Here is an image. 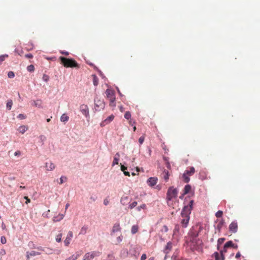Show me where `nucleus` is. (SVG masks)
I'll return each instance as SVG.
<instances>
[{
	"mask_svg": "<svg viewBox=\"0 0 260 260\" xmlns=\"http://www.w3.org/2000/svg\"><path fill=\"white\" fill-rule=\"evenodd\" d=\"M147 258L146 254H143L141 257V260H145Z\"/></svg>",
	"mask_w": 260,
	"mask_h": 260,
	"instance_id": "obj_62",
	"label": "nucleus"
},
{
	"mask_svg": "<svg viewBox=\"0 0 260 260\" xmlns=\"http://www.w3.org/2000/svg\"><path fill=\"white\" fill-rule=\"evenodd\" d=\"M88 229V226L87 225H84L79 233L80 235H85L87 233V230Z\"/></svg>",
	"mask_w": 260,
	"mask_h": 260,
	"instance_id": "obj_20",
	"label": "nucleus"
},
{
	"mask_svg": "<svg viewBox=\"0 0 260 260\" xmlns=\"http://www.w3.org/2000/svg\"><path fill=\"white\" fill-rule=\"evenodd\" d=\"M8 56V55H2L0 56V61H3L5 59L6 57H7Z\"/></svg>",
	"mask_w": 260,
	"mask_h": 260,
	"instance_id": "obj_53",
	"label": "nucleus"
},
{
	"mask_svg": "<svg viewBox=\"0 0 260 260\" xmlns=\"http://www.w3.org/2000/svg\"><path fill=\"white\" fill-rule=\"evenodd\" d=\"M168 231V228L167 225H165L163 226V228L161 230V232L167 233Z\"/></svg>",
	"mask_w": 260,
	"mask_h": 260,
	"instance_id": "obj_57",
	"label": "nucleus"
},
{
	"mask_svg": "<svg viewBox=\"0 0 260 260\" xmlns=\"http://www.w3.org/2000/svg\"><path fill=\"white\" fill-rule=\"evenodd\" d=\"M121 230V228L120 227L119 223L116 222L113 225L112 227L111 235H113L114 233H115L116 232H120Z\"/></svg>",
	"mask_w": 260,
	"mask_h": 260,
	"instance_id": "obj_11",
	"label": "nucleus"
},
{
	"mask_svg": "<svg viewBox=\"0 0 260 260\" xmlns=\"http://www.w3.org/2000/svg\"><path fill=\"white\" fill-rule=\"evenodd\" d=\"M59 59L61 60L63 66L67 68L78 67L77 62L72 58H68L63 56H60Z\"/></svg>",
	"mask_w": 260,
	"mask_h": 260,
	"instance_id": "obj_2",
	"label": "nucleus"
},
{
	"mask_svg": "<svg viewBox=\"0 0 260 260\" xmlns=\"http://www.w3.org/2000/svg\"><path fill=\"white\" fill-rule=\"evenodd\" d=\"M67 178L66 177H65L64 176H61V177L59 179L60 181H59V183L60 184H62L64 182L67 181Z\"/></svg>",
	"mask_w": 260,
	"mask_h": 260,
	"instance_id": "obj_41",
	"label": "nucleus"
},
{
	"mask_svg": "<svg viewBox=\"0 0 260 260\" xmlns=\"http://www.w3.org/2000/svg\"><path fill=\"white\" fill-rule=\"evenodd\" d=\"M172 247V243L171 242H168L164 250V253L166 254L168 253L169 251L171 250Z\"/></svg>",
	"mask_w": 260,
	"mask_h": 260,
	"instance_id": "obj_17",
	"label": "nucleus"
},
{
	"mask_svg": "<svg viewBox=\"0 0 260 260\" xmlns=\"http://www.w3.org/2000/svg\"><path fill=\"white\" fill-rule=\"evenodd\" d=\"M95 109L96 111H100L105 108V103L103 101L98 99V97L94 98V100Z\"/></svg>",
	"mask_w": 260,
	"mask_h": 260,
	"instance_id": "obj_5",
	"label": "nucleus"
},
{
	"mask_svg": "<svg viewBox=\"0 0 260 260\" xmlns=\"http://www.w3.org/2000/svg\"><path fill=\"white\" fill-rule=\"evenodd\" d=\"M39 140H40V143H41V145H44V142L46 140V138L44 135H40L39 136Z\"/></svg>",
	"mask_w": 260,
	"mask_h": 260,
	"instance_id": "obj_34",
	"label": "nucleus"
},
{
	"mask_svg": "<svg viewBox=\"0 0 260 260\" xmlns=\"http://www.w3.org/2000/svg\"><path fill=\"white\" fill-rule=\"evenodd\" d=\"M187 174L184 172L182 175V178L185 183H188L190 181V178L187 176Z\"/></svg>",
	"mask_w": 260,
	"mask_h": 260,
	"instance_id": "obj_33",
	"label": "nucleus"
},
{
	"mask_svg": "<svg viewBox=\"0 0 260 260\" xmlns=\"http://www.w3.org/2000/svg\"><path fill=\"white\" fill-rule=\"evenodd\" d=\"M128 200V197L127 196H123L121 197L120 199V203L123 205H125L127 204V201Z\"/></svg>",
	"mask_w": 260,
	"mask_h": 260,
	"instance_id": "obj_22",
	"label": "nucleus"
},
{
	"mask_svg": "<svg viewBox=\"0 0 260 260\" xmlns=\"http://www.w3.org/2000/svg\"><path fill=\"white\" fill-rule=\"evenodd\" d=\"M182 219L181 221V223L183 228H185L187 226L188 222L190 219L189 216L183 215L181 216Z\"/></svg>",
	"mask_w": 260,
	"mask_h": 260,
	"instance_id": "obj_8",
	"label": "nucleus"
},
{
	"mask_svg": "<svg viewBox=\"0 0 260 260\" xmlns=\"http://www.w3.org/2000/svg\"><path fill=\"white\" fill-rule=\"evenodd\" d=\"M80 111L86 118L89 117V109L87 105L85 104L81 105L80 106Z\"/></svg>",
	"mask_w": 260,
	"mask_h": 260,
	"instance_id": "obj_7",
	"label": "nucleus"
},
{
	"mask_svg": "<svg viewBox=\"0 0 260 260\" xmlns=\"http://www.w3.org/2000/svg\"><path fill=\"white\" fill-rule=\"evenodd\" d=\"M44 252L47 254H51L53 252V250L50 248H44Z\"/></svg>",
	"mask_w": 260,
	"mask_h": 260,
	"instance_id": "obj_30",
	"label": "nucleus"
},
{
	"mask_svg": "<svg viewBox=\"0 0 260 260\" xmlns=\"http://www.w3.org/2000/svg\"><path fill=\"white\" fill-rule=\"evenodd\" d=\"M238 225L236 221H233L229 225V230L233 233H236L237 232Z\"/></svg>",
	"mask_w": 260,
	"mask_h": 260,
	"instance_id": "obj_9",
	"label": "nucleus"
},
{
	"mask_svg": "<svg viewBox=\"0 0 260 260\" xmlns=\"http://www.w3.org/2000/svg\"><path fill=\"white\" fill-rule=\"evenodd\" d=\"M222 214H223V212L221 210H219L218 211L216 214H215V215L218 218H220V217H221L222 216Z\"/></svg>",
	"mask_w": 260,
	"mask_h": 260,
	"instance_id": "obj_45",
	"label": "nucleus"
},
{
	"mask_svg": "<svg viewBox=\"0 0 260 260\" xmlns=\"http://www.w3.org/2000/svg\"><path fill=\"white\" fill-rule=\"evenodd\" d=\"M94 256L93 252H87L84 255L83 260H92Z\"/></svg>",
	"mask_w": 260,
	"mask_h": 260,
	"instance_id": "obj_15",
	"label": "nucleus"
},
{
	"mask_svg": "<svg viewBox=\"0 0 260 260\" xmlns=\"http://www.w3.org/2000/svg\"><path fill=\"white\" fill-rule=\"evenodd\" d=\"M60 52L62 54H64L65 55H68L69 54V53L68 51H60Z\"/></svg>",
	"mask_w": 260,
	"mask_h": 260,
	"instance_id": "obj_63",
	"label": "nucleus"
},
{
	"mask_svg": "<svg viewBox=\"0 0 260 260\" xmlns=\"http://www.w3.org/2000/svg\"><path fill=\"white\" fill-rule=\"evenodd\" d=\"M123 236L121 235L116 238V241L118 243H120L123 240Z\"/></svg>",
	"mask_w": 260,
	"mask_h": 260,
	"instance_id": "obj_46",
	"label": "nucleus"
},
{
	"mask_svg": "<svg viewBox=\"0 0 260 260\" xmlns=\"http://www.w3.org/2000/svg\"><path fill=\"white\" fill-rule=\"evenodd\" d=\"M79 256V254H77V253L74 254L72 255H71V256H70L69 257L66 259L65 260H76V259H77V258H78Z\"/></svg>",
	"mask_w": 260,
	"mask_h": 260,
	"instance_id": "obj_29",
	"label": "nucleus"
},
{
	"mask_svg": "<svg viewBox=\"0 0 260 260\" xmlns=\"http://www.w3.org/2000/svg\"><path fill=\"white\" fill-rule=\"evenodd\" d=\"M137 204H138L137 202L134 201L129 205V208L132 209L135 208L137 205Z\"/></svg>",
	"mask_w": 260,
	"mask_h": 260,
	"instance_id": "obj_40",
	"label": "nucleus"
},
{
	"mask_svg": "<svg viewBox=\"0 0 260 260\" xmlns=\"http://www.w3.org/2000/svg\"><path fill=\"white\" fill-rule=\"evenodd\" d=\"M64 214H59L57 216H54L53 218V221L54 222L59 221L62 220L64 217Z\"/></svg>",
	"mask_w": 260,
	"mask_h": 260,
	"instance_id": "obj_19",
	"label": "nucleus"
},
{
	"mask_svg": "<svg viewBox=\"0 0 260 260\" xmlns=\"http://www.w3.org/2000/svg\"><path fill=\"white\" fill-rule=\"evenodd\" d=\"M194 172L195 169L193 167H191L189 170H186L185 171V172L188 175H192L193 174H194Z\"/></svg>",
	"mask_w": 260,
	"mask_h": 260,
	"instance_id": "obj_32",
	"label": "nucleus"
},
{
	"mask_svg": "<svg viewBox=\"0 0 260 260\" xmlns=\"http://www.w3.org/2000/svg\"><path fill=\"white\" fill-rule=\"evenodd\" d=\"M105 93L107 96L108 98H112L114 96V92L113 91L109 89H107Z\"/></svg>",
	"mask_w": 260,
	"mask_h": 260,
	"instance_id": "obj_21",
	"label": "nucleus"
},
{
	"mask_svg": "<svg viewBox=\"0 0 260 260\" xmlns=\"http://www.w3.org/2000/svg\"><path fill=\"white\" fill-rule=\"evenodd\" d=\"M106 260H115V259L112 254H109Z\"/></svg>",
	"mask_w": 260,
	"mask_h": 260,
	"instance_id": "obj_56",
	"label": "nucleus"
},
{
	"mask_svg": "<svg viewBox=\"0 0 260 260\" xmlns=\"http://www.w3.org/2000/svg\"><path fill=\"white\" fill-rule=\"evenodd\" d=\"M224 223L225 222L224 219H221V220H219L215 229L217 230L219 232H220Z\"/></svg>",
	"mask_w": 260,
	"mask_h": 260,
	"instance_id": "obj_18",
	"label": "nucleus"
},
{
	"mask_svg": "<svg viewBox=\"0 0 260 260\" xmlns=\"http://www.w3.org/2000/svg\"><path fill=\"white\" fill-rule=\"evenodd\" d=\"M15 156H19L21 155V152L20 151H16L14 153Z\"/></svg>",
	"mask_w": 260,
	"mask_h": 260,
	"instance_id": "obj_61",
	"label": "nucleus"
},
{
	"mask_svg": "<svg viewBox=\"0 0 260 260\" xmlns=\"http://www.w3.org/2000/svg\"><path fill=\"white\" fill-rule=\"evenodd\" d=\"M42 79L43 81L47 82L49 80V77L46 74H44Z\"/></svg>",
	"mask_w": 260,
	"mask_h": 260,
	"instance_id": "obj_48",
	"label": "nucleus"
},
{
	"mask_svg": "<svg viewBox=\"0 0 260 260\" xmlns=\"http://www.w3.org/2000/svg\"><path fill=\"white\" fill-rule=\"evenodd\" d=\"M17 117L20 119H25L26 118V116L23 114H19Z\"/></svg>",
	"mask_w": 260,
	"mask_h": 260,
	"instance_id": "obj_51",
	"label": "nucleus"
},
{
	"mask_svg": "<svg viewBox=\"0 0 260 260\" xmlns=\"http://www.w3.org/2000/svg\"><path fill=\"white\" fill-rule=\"evenodd\" d=\"M114 116L113 115H110L101 123V126H104L106 124L110 123L114 119Z\"/></svg>",
	"mask_w": 260,
	"mask_h": 260,
	"instance_id": "obj_12",
	"label": "nucleus"
},
{
	"mask_svg": "<svg viewBox=\"0 0 260 260\" xmlns=\"http://www.w3.org/2000/svg\"><path fill=\"white\" fill-rule=\"evenodd\" d=\"M202 230V228L201 227H200V230L199 231H196L194 228L190 230L188 233L190 239H199L198 237L199 235V233Z\"/></svg>",
	"mask_w": 260,
	"mask_h": 260,
	"instance_id": "obj_6",
	"label": "nucleus"
},
{
	"mask_svg": "<svg viewBox=\"0 0 260 260\" xmlns=\"http://www.w3.org/2000/svg\"><path fill=\"white\" fill-rule=\"evenodd\" d=\"M12 105H13L12 100H9L8 101L7 103V104H6L7 109L8 110H10L11 109V108H12Z\"/></svg>",
	"mask_w": 260,
	"mask_h": 260,
	"instance_id": "obj_31",
	"label": "nucleus"
},
{
	"mask_svg": "<svg viewBox=\"0 0 260 260\" xmlns=\"http://www.w3.org/2000/svg\"><path fill=\"white\" fill-rule=\"evenodd\" d=\"M29 254L31 255V256H35L37 255H39L41 254V253L39 252H37L35 251H31L29 252Z\"/></svg>",
	"mask_w": 260,
	"mask_h": 260,
	"instance_id": "obj_38",
	"label": "nucleus"
},
{
	"mask_svg": "<svg viewBox=\"0 0 260 260\" xmlns=\"http://www.w3.org/2000/svg\"><path fill=\"white\" fill-rule=\"evenodd\" d=\"M118 161L119 160H118L117 158H114L112 166H114L116 165H117L118 164Z\"/></svg>",
	"mask_w": 260,
	"mask_h": 260,
	"instance_id": "obj_55",
	"label": "nucleus"
},
{
	"mask_svg": "<svg viewBox=\"0 0 260 260\" xmlns=\"http://www.w3.org/2000/svg\"><path fill=\"white\" fill-rule=\"evenodd\" d=\"M234 246V244L232 241H229L226 242L224 245V249H226L229 247H232Z\"/></svg>",
	"mask_w": 260,
	"mask_h": 260,
	"instance_id": "obj_23",
	"label": "nucleus"
},
{
	"mask_svg": "<svg viewBox=\"0 0 260 260\" xmlns=\"http://www.w3.org/2000/svg\"><path fill=\"white\" fill-rule=\"evenodd\" d=\"M226 252V249H223V250H221L220 251V253L221 254V260H224L225 258H224V256L223 255V252Z\"/></svg>",
	"mask_w": 260,
	"mask_h": 260,
	"instance_id": "obj_44",
	"label": "nucleus"
},
{
	"mask_svg": "<svg viewBox=\"0 0 260 260\" xmlns=\"http://www.w3.org/2000/svg\"><path fill=\"white\" fill-rule=\"evenodd\" d=\"M25 57L28 58H31L33 57V55L31 53L25 54Z\"/></svg>",
	"mask_w": 260,
	"mask_h": 260,
	"instance_id": "obj_60",
	"label": "nucleus"
},
{
	"mask_svg": "<svg viewBox=\"0 0 260 260\" xmlns=\"http://www.w3.org/2000/svg\"><path fill=\"white\" fill-rule=\"evenodd\" d=\"M103 203L105 205V206H107L109 204V200L107 199H105L104 200V202H103Z\"/></svg>",
	"mask_w": 260,
	"mask_h": 260,
	"instance_id": "obj_58",
	"label": "nucleus"
},
{
	"mask_svg": "<svg viewBox=\"0 0 260 260\" xmlns=\"http://www.w3.org/2000/svg\"><path fill=\"white\" fill-rule=\"evenodd\" d=\"M194 201L193 200H190L189 201V203L188 205H185L181 212V215H186V216H189V215L191 213V211L192 209V206L193 204Z\"/></svg>",
	"mask_w": 260,
	"mask_h": 260,
	"instance_id": "obj_3",
	"label": "nucleus"
},
{
	"mask_svg": "<svg viewBox=\"0 0 260 260\" xmlns=\"http://www.w3.org/2000/svg\"><path fill=\"white\" fill-rule=\"evenodd\" d=\"M62 234L60 233L56 236L55 240L57 242H60L61 241Z\"/></svg>",
	"mask_w": 260,
	"mask_h": 260,
	"instance_id": "obj_43",
	"label": "nucleus"
},
{
	"mask_svg": "<svg viewBox=\"0 0 260 260\" xmlns=\"http://www.w3.org/2000/svg\"><path fill=\"white\" fill-rule=\"evenodd\" d=\"M146 208V206L145 204H143L142 205H141V206H138L136 209L138 211H140L142 209H145Z\"/></svg>",
	"mask_w": 260,
	"mask_h": 260,
	"instance_id": "obj_42",
	"label": "nucleus"
},
{
	"mask_svg": "<svg viewBox=\"0 0 260 260\" xmlns=\"http://www.w3.org/2000/svg\"><path fill=\"white\" fill-rule=\"evenodd\" d=\"M139 227L138 225H134L131 229V233L132 234H135L138 231Z\"/></svg>",
	"mask_w": 260,
	"mask_h": 260,
	"instance_id": "obj_27",
	"label": "nucleus"
},
{
	"mask_svg": "<svg viewBox=\"0 0 260 260\" xmlns=\"http://www.w3.org/2000/svg\"><path fill=\"white\" fill-rule=\"evenodd\" d=\"M224 240H225V238H221L218 239V240L217 241V248H218V249H219V246L223 243Z\"/></svg>",
	"mask_w": 260,
	"mask_h": 260,
	"instance_id": "obj_35",
	"label": "nucleus"
},
{
	"mask_svg": "<svg viewBox=\"0 0 260 260\" xmlns=\"http://www.w3.org/2000/svg\"><path fill=\"white\" fill-rule=\"evenodd\" d=\"M27 129L28 127L25 125H21L18 128L19 132L22 134H24Z\"/></svg>",
	"mask_w": 260,
	"mask_h": 260,
	"instance_id": "obj_26",
	"label": "nucleus"
},
{
	"mask_svg": "<svg viewBox=\"0 0 260 260\" xmlns=\"http://www.w3.org/2000/svg\"><path fill=\"white\" fill-rule=\"evenodd\" d=\"M145 137L144 136H142L139 139V142L140 145L142 144L144 141Z\"/></svg>",
	"mask_w": 260,
	"mask_h": 260,
	"instance_id": "obj_49",
	"label": "nucleus"
},
{
	"mask_svg": "<svg viewBox=\"0 0 260 260\" xmlns=\"http://www.w3.org/2000/svg\"><path fill=\"white\" fill-rule=\"evenodd\" d=\"M28 246L31 248H35V249H36V248L37 247V246H35V245L34 244V243L32 242H29Z\"/></svg>",
	"mask_w": 260,
	"mask_h": 260,
	"instance_id": "obj_54",
	"label": "nucleus"
},
{
	"mask_svg": "<svg viewBox=\"0 0 260 260\" xmlns=\"http://www.w3.org/2000/svg\"><path fill=\"white\" fill-rule=\"evenodd\" d=\"M93 84L94 86H96L98 84V78L95 75H93Z\"/></svg>",
	"mask_w": 260,
	"mask_h": 260,
	"instance_id": "obj_36",
	"label": "nucleus"
},
{
	"mask_svg": "<svg viewBox=\"0 0 260 260\" xmlns=\"http://www.w3.org/2000/svg\"><path fill=\"white\" fill-rule=\"evenodd\" d=\"M27 71L29 72H32L35 70V67L32 64H30L27 66Z\"/></svg>",
	"mask_w": 260,
	"mask_h": 260,
	"instance_id": "obj_37",
	"label": "nucleus"
},
{
	"mask_svg": "<svg viewBox=\"0 0 260 260\" xmlns=\"http://www.w3.org/2000/svg\"><path fill=\"white\" fill-rule=\"evenodd\" d=\"M8 76L9 78H13L15 76V74L12 71H10L8 73Z\"/></svg>",
	"mask_w": 260,
	"mask_h": 260,
	"instance_id": "obj_47",
	"label": "nucleus"
},
{
	"mask_svg": "<svg viewBox=\"0 0 260 260\" xmlns=\"http://www.w3.org/2000/svg\"><path fill=\"white\" fill-rule=\"evenodd\" d=\"M69 116L67 115H66V114H63L60 117V121L61 122H67L69 120Z\"/></svg>",
	"mask_w": 260,
	"mask_h": 260,
	"instance_id": "obj_25",
	"label": "nucleus"
},
{
	"mask_svg": "<svg viewBox=\"0 0 260 260\" xmlns=\"http://www.w3.org/2000/svg\"><path fill=\"white\" fill-rule=\"evenodd\" d=\"M1 242L2 244H5L7 242V240L5 237L2 236L1 238Z\"/></svg>",
	"mask_w": 260,
	"mask_h": 260,
	"instance_id": "obj_52",
	"label": "nucleus"
},
{
	"mask_svg": "<svg viewBox=\"0 0 260 260\" xmlns=\"http://www.w3.org/2000/svg\"><path fill=\"white\" fill-rule=\"evenodd\" d=\"M45 168L47 171H52L55 169V165L51 161L47 162L45 164Z\"/></svg>",
	"mask_w": 260,
	"mask_h": 260,
	"instance_id": "obj_16",
	"label": "nucleus"
},
{
	"mask_svg": "<svg viewBox=\"0 0 260 260\" xmlns=\"http://www.w3.org/2000/svg\"><path fill=\"white\" fill-rule=\"evenodd\" d=\"M189 242V246L191 251L197 250L200 251L202 250L203 242L200 239H190Z\"/></svg>",
	"mask_w": 260,
	"mask_h": 260,
	"instance_id": "obj_1",
	"label": "nucleus"
},
{
	"mask_svg": "<svg viewBox=\"0 0 260 260\" xmlns=\"http://www.w3.org/2000/svg\"><path fill=\"white\" fill-rule=\"evenodd\" d=\"M97 199V197L95 196H92L90 197V200H91L92 202H94Z\"/></svg>",
	"mask_w": 260,
	"mask_h": 260,
	"instance_id": "obj_59",
	"label": "nucleus"
},
{
	"mask_svg": "<svg viewBox=\"0 0 260 260\" xmlns=\"http://www.w3.org/2000/svg\"><path fill=\"white\" fill-rule=\"evenodd\" d=\"M219 253L217 252H215L213 254V256L215 257V260H219Z\"/></svg>",
	"mask_w": 260,
	"mask_h": 260,
	"instance_id": "obj_50",
	"label": "nucleus"
},
{
	"mask_svg": "<svg viewBox=\"0 0 260 260\" xmlns=\"http://www.w3.org/2000/svg\"><path fill=\"white\" fill-rule=\"evenodd\" d=\"M73 237V234L72 232L69 231L68 233L66 239L64 241V243L66 246H68L70 244L71 240Z\"/></svg>",
	"mask_w": 260,
	"mask_h": 260,
	"instance_id": "obj_10",
	"label": "nucleus"
},
{
	"mask_svg": "<svg viewBox=\"0 0 260 260\" xmlns=\"http://www.w3.org/2000/svg\"><path fill=\"white\" fill-rule=\"evenodd\" d=\"M124 118L126 119H129L131 118V114L130 112L126 111L124 116Z\"/></svg>",
	"mask_w": 260,
	"mask_h": 260,
	"instance_id": "obj_39",
	"label": "nucleus"
},
{
	"mask_svg": "<svg viewBox=\"0 0 260 260\" xmlns=\"http://www.w3.org/2000/svg\"><path fill=\"white\" fill-rule=\"evenodd\" d=\"M157 182V178L156 177H150L147 181L148 185L150 186H154Z\"/></svg>",
	"mask_w": 260,
	"mask_h": 260,
	"instance_id": "obj_13",
	"label": "nucleus"
},
{
	"mask_svg": "<svg viewBox=\"0 0 260 260\" xmlns=\"http://www.w3.org/2000/svg\"><path fill=\"white\" fill-rule=\"evenodd\" d=\"M178 190L177 188H174L173 186L170 187L167 193V200L168 201H171L173 198L177 196Z\"/></svg>",
	"mask_w": 260,
	"mask_h": 260,
	"instance_id": "obj_4",
	"label": "nucleus"
},
{
	"mask_svg": "<svg viewBox=\"0 0 260 260\" xmlns=\"http://www.w3.org/2000/svg\"><path fill=\"white\" fill-rule=\"evenodd\" d=\"M191 189V186L189 184H187L185 186L183 189V194L188 193Z\"/></svg>",
	"mask_w": 260,
	"mask_h": 260,
	"instance_id": "obj_24",
	"label": "nucleus"
},
{
	"mask_svg": "<svg viewBox=\"0 0 260 260\" xmlns=\"http://www.w3.org/2000/svg\"><path fill=\"white\" fill-rule=\"evenodd\" d=\"M32 106L38 107L39 108H42V101L41 100L38 99L31 102V104Z\"/></svg>",
	"mask_w": 260,
	"mask_h": 260,
	"instance_id": "obj_14",
	"label": "nucleus"
},
{
	"mask_svg": "<svg viewBox=\"0 0 260 260\" xmlns=\"http://www.w3.org/2000/svg\"><path fill=\"white\" fill-rule=\"evenodd\" d=\"M129 124L133 126V125H135V123H136V122L134 120H130L129 121Z\"/></svg>",
	"mask_w": 260,
	"mask_h": 260,
	"instance_id": "obj_64",
	"label": "nucleus"
},
{
	"mask_svg": "<svg viewBox=\"0 0 260 260\" xmlns=\"http://www.w3.org/2000/svg\"><path fill=\"white\" fill-rule=\"evenodd\" d=\"M163 175H164V176H163L164 179H165V180L166 181H167L168 180L169 177V171H167L166 170H164V171L163 172Z\"/></svg>",
	"mask_w": 260,
	"mask_h": 260,
	"instance_id": "obj_28",
	"label": "nucleus"
}]
</instances>
